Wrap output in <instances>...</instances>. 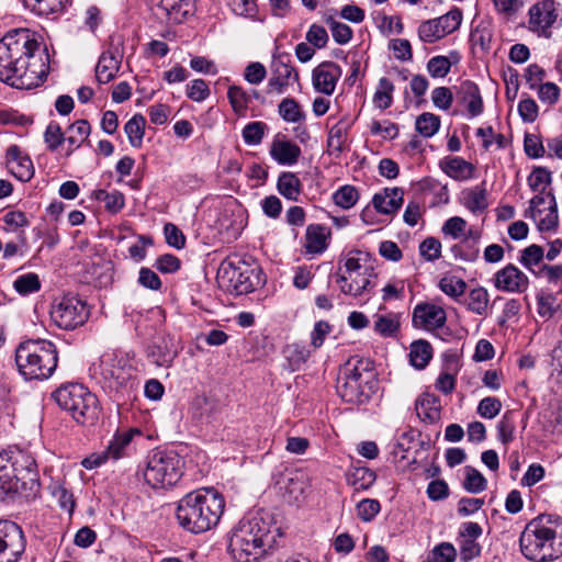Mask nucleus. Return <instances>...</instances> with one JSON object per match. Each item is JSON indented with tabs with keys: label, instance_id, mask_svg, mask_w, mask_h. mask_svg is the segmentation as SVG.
<instances>
[{
	"label": "nucleus",
	"instance_id": "obj_1",
	"mask_svg": "<svg viewBox=\"0 0 562 562\" xmlns=\"http://www.w3.org/2000/svg\"><path fill=\"white\" fill-rule=\"evenodd\" d=\"M48 71V54L29 29L11 30L0 40L1 81L16 89H32Z\"/></svg>",
	"mask_w": 562,
	"mask_h": 562
},
{
	"label": "nucleus",
	"instance_id": "obj_2",
	"mask_svg": "<svg viewBox=\"0 0 562 562\" xmlns=\"http://www.w3.org/2000/svg\"><path fill=\"white\" fill-rule=\"evenodd\" d=\"M279 530L269 512L246 516L232 531L228 551L237 562H259L281 536Z\"/></svg>",
	"mask_w": 562,
	"mask_h": 562
},
{
	"label": "nucleus",
	"instance_id": "obj_3",
	"mask_svg": "<svg viewBox=\"0 0 562 562\" xmlns=\"http://www.w3.org/2000/svg\"><path fill=\"white\" fill-rule=\"evenodd\" d=\"M224 508L223 495L214 488L204 487L190 492L179 499L176 517L184 530L198 535L214 528Z\"/></svg>",
	"mask_w": 562,
	"mask_h": 562
},
{
	"label": "nucleus",
	"instance_id": "obj_4",
	"mask_svg": "<svg viewBox=\"0 0 562 562\" xmlns=\"http://www.w3.org/2000/svg\"><path fill=\"white\" fill-rule=\"evenodd\" d=\"M40 491L36 462L32 456L9 449L0 452V498H34Z\"/></svg>",
	"mask_w": 562,
	"mask_h": 562
},
{
	"label": "nucleus",
	"instance_id": "obj_5",
	"mask_svg": "<svg viewBox=\"0 0 562 562\" xmlns=\"http://www.w3.org/2000/svg\"><path fill=\"white\" fill-rule=\"evenodd\" d=\"M522 555L530 561L548 562L562 557V518L540 515L530 520L519 538Z\"/></svg>",
	"mask_w": 562,
	"mask_h": 562
},
{
	"label": "nucleus",
	"instance_id": "obj_6",
	"mask_svg": "<svg viewBox=\"0 0 562 562\" xmlns=\"http://www.w3.org/2000/svg\"><path fill=\"white\" fill-rule=\"evenodd\" d=\"M56 346L45 339L22 341L15 350V363L25 380L48 379L57 368Z\"/></svg>",
	"mask_w": 562,
	"mask_h": 562
},
{
	"label": "nucleus",
	"instance_id": "obj_7",
	"mask_svg": "<svg viewBox=\"0 0 562 562\" xmlns=\"http://www.w3.org/2000/svg\"><path fill=\"white\" fill-rule=\"evenodd\" d=\"M376 384L372 362L366 358L351 357L344 366L337 392L347 403L363 404L371 398Z\"/></svg>",
	"mask_w": 562,
	"mask_h": 562
},
{
	"label": "nucleus",
	"instance_id": "obj_8",
	"mask_svg": "<svg viewBox=\"0 0 562 562\" xmlns=\"http://www.w3.org/2000/svg\"><path fill=\"white\" fill-rule=\"evenodd\" d=\"M147 485L153 488L175 486L183 474V461L175 451L154 450L140 468Z\"/></svg>",
	"mask_w": 562,
	"mask_h": 562
},
{
	"label": "nucleus",
	"instance_id": "obj_9",
	"mask_svg": "<svg viewBox=\"0 0 562 562\" xmlns=\"http://www.w3.org/2000/svg\"><path fill=\"white\" fill-rule=\"evenodd\" d=\"M53 397L58 406L68 412L80 425H92L98 419V400L82 384L61 385L53 393Z\"/></svg>",
	"mask_w": 562,
	"mask_h": 562
},
{
	"label": "nucleus",
	"instance_id": "obj_10",
	"mask_svg": "<svg viewBox=\"0 0 562 562\" xmlns=\"http://www.w3.org/2000/svg\"><path fill=\"white\" fill-rule=\"evenodd\" d=\"M217 279L237 295L250 293L260 284L259 271L238 257L226 258L221 263Z\"/></svg>",
	"mask_w": 562,
	"mask_h": 562
},
{
	"label": "nucleus",
	"instance_id": "obj_11",
	"mask_svg": "<svg viewBox=\"0 0 562 562\" xmlns=\"http://www.w3.org/2000/svg\"><path fill=\"white\" fill-rule=\"evenodd\" d=\"M100 373L113 390L132 387L135 368L126 355L105 353L100 359Z\"/></svg>",
	"mask_w": 562,
	"mask_h": 562
},
{
	"label": "nucleus",
	"instance_id": "obj_12",
	"mask_svg": "<svg viewBox=\"0 0 562 562\" xmlns=\"http://www.w3.org/2000/svg\"><path fill=\"white\" fill-rule=\"evenodd\" d=\"M88 317L87 304L74 295L60 297L50 310V318L54 324L65 330H72L82 326Z\"/></svg>",
	"mask_w": 562,
	"mask_h": 562
},
{
	"label": "nucleus",
	"instance_id": "obj_13",
	"mask_svg": "<svg viewBox=\"0 0 562 562\" xmlns=\"http://www.w3.org/2000/svg\"><path fill=\"white\" fill-rule=\"evenodd\" d=\"M529 212L540 232L555 231L559 224L558 204L554 194L549 191L536 194L529 203Z\"/></svg>",
	"mask_w": 562,
	"mask_h": 562
},
{
	"label": "nucleus",
	"instance_id": "obj_14",
	"mask_svg": "<svg viewBox=\"0 0 562 562\" xmlns=\"http://www.w3.org/2000/svg\"><path fill=\"white\" fill-rule=\"evenodd\" d=\"M24 550L21 527L10 520H0V562H18Z\"/></svg>",
	"mask_w": 562,
	"mask_h": 562
},
{
	"label": "nucleus",
	"instance_id": "obj_15",
	"mask_svg": "<svg viewBox=\"0 0 562 562\" xmlns=\"http://www.w3.org/2000/svg\"><path fill=\"white\" fill-rule=\"evenodd\" d=\"M289 54L273 56L271 63V77L268 81V89L271 93L282 94L293 82L299 81V74L291 66Z\"/></svg>",
	"mask_w": 562,
	"mask_h": 562
},
{
	"label": "nucleus",
	"instance_id": "obj_16",
	"mask_svg": "<svg viewBox=\"0 0 562 562\" xmlns=\"http://www.w3.org/2000/svg\"><path fill=\"white\" fill-rule=\"evenodd\" d=\"M447 321L446 311L432 303H418L412 315V323L415 328L435 330L441 328Z\"/></svg>",
	"mask_w": 562,
	"mask_h": 562
},
{
	"label": "nucleus",
	"instance_id": "obj_17",
	"mask_svg": "<svg viewBox=\"0 0 562 562\" xmlns=\"http://www.w3.org/2000/svg\"><path fill=\"white\" fill-rule=\"evenodd\" d=\"M558 16L557 3L553 0H543L529 9V27L532 32L547 35Z\"/></svg>",
	"mask_w": 562,
	"mask_h": 562
},
{
	"label": "nucleus",
	"instance_id": "obj_18",
	"mask_svg": "<svg viewBox=\"0 0 562 562\" xmlns=\"http://www.w3.org/2000/svg\"><path fill=\"white\" fill-rule=\"evenodd\" d=\"M495 288L508 293H522L528 289V277L515 265L508 263L495 273Z\"/></svg>",
	"mask_w": 562,
	"mask_h": 562
},
{
	"label": "nucleus",
	"instance_id": "obj_19",
	"mask_svg": "<svg viewBox=\"0 0 562 562\" xmlns=\"http://www.w3.org/2000/svg\"><path fill=\"white\" fill-rule=\"evenodd\" d=\"M269 154L281 166H293L299 161L301 148L280 133L274 135Z\"/></svg>",
	"mask_w": 562,
	"mask_h": 562
},
{
	"label": "nucleus",
	"instance_id": "obj_20",
	"mask_svg": "<svg viewBox=\"0 0 562 562\" xmlns=\"http://www.w3.org/2000/svg\"><path fill=\"white\" fill-rule=\"evenodd\" d=\"M341 76L340 67L334 61H324L313 70L314 88L324 94L330 95Z\"/></svg>",
	"mask_w": 562,
	"mask_h": 562
},
{
	"label": "nucleus",
	"instance_id": "obj_21",
	"mask_svg": "<svg viewBox=\"0 0 562 562\" xmlns=\"http://www.w3.org/2000/svg\"><path fill=\"white\" fill-rule=\"evenodd\" d=\"M7 165L10 172L20 181H29L34 175L31 158L27 155H23L16 145H12L7 149Z\"/></svg>",
	"mask_w": 562,
	"mask_h": 562
},
{
	"label": "nucleus",
	"instance_id": "obj_22",
	"mask_svg": "<svg viewBox=\"0 0 562 562\" xmlns=\"http://www.w3.org/2000/svg\"><path fill=\"white\" fill-rule=\"evenodd\" d=\"M194 4L191 0H159L156 13L160 18L173 23H182L193 13Z\"/></svg>",
	"mask_w": 562,
	"mask_h": 562
},
{
	"label": "nucleus",
	"instance_id": "obj_23",
	"mask_svg": "<svg viewBox=\"0 0 562 562\" xmlns=\"http://www.w3.org/2000/svg\"><path fill=\"white\" fill-rule=\"evenodd\" d=\"M458 99L467 104L468 112L471 117L482 114L484 105L479 86L471 81L464 80L457 87Z\"/></svg>",
	"mask_w": 562,
	"mask_h": 562
},
{
	"label": "nucleus",
	"instance_id": "obj_24",
	"mask_svg": "<svg viewBox=\"0 0 562 562\" xmlns=\"http://www.w3.org/2000/svg\"><path fill=\"white\" fill-rule=\"evenodd\" d=\"M415 411L423 423L436 424L441 417L440 398L435 394L423 393L415 401Z\"/></svg>",
	"mask_w": 562,
	"mask_h": 562
},
{
	"label": "nucleus",
	"instance_id": "obj_25",
	"mask_svg": "<svg viewBox=\"0 0 562 562\" xmlns=\"http://www.w3.org/2000/svg\"><path fill=\"white\" fill-rule=\"evenodd\" d=\"M373 277L372 270L370 268H364L363 272L353 274L350 277L349 281L337 283L344 294L358 299L371 292L374 286V284H372Z\"/></svg>",
	"mask_w": 562,
	"mask_h": 562
},
{
	"label": "nucleus",
	"instance_id": "obj_26",
	"mask_svg": "<svg viewBox=\"0 0 562 562\" xmlns=\"http://www.w3.org/2000/svg\"><path fill=\"white\" fill-rule=\"evenodd\" d=\"M404 192L400 188L384 189L372 199L374 209L382 214H394L403 204Z\"/></svg>",
	"mask_w": 562,
	"mask_h": 562
},
{
	"label": "nucleus",
	"instance_id": "obj_27",
	"mask_svg": "<svg viewBox=\"0 0 562 562\" xmlns=\"http://www.w3.org/2000/svg\"><path fill=\"white\" fill-rule=\"evenodd\" d=\"M441 170L457 181H465L473 178L474 166L462 157H446L440 161Z\"/></svg>",
	"mask_w": 562,
	"mask_h": 562
},
{
	"label": "nucleus",
	"instance_id": "obj_28",
	"mask_svg": "<svg viewBox=\"0 0 562 562\" xmlns=\"http://www.w3.org/2000/svg\"><path fill=\"white\" fill-rule=\"evenodd\" d=\"M352 125L353 120L346 114L330 127L328 132L327 146L331 151L342 153L346 149L348 133Z\"/></svg>",
	"mask_w": 562,
	"mask_h": 562
},
{
	"label": "nucleus",
	"instance_id": "obj_29",
	"mask_svg": "<svg viewBox=\"0 0 562 562\" xmlns=\"http://www.w3.org/2000/svg\"><path fill=\"white\" fill-rule=\"evenodd\" d=\"M121 59L112 50L102 53L95 67V78L99 83L113 80L120 69Z\"/></svg>",
	"mask_w": 562,
	"mask_h": 562
},
{
	"label": "nucleus",
	"instance_id": "obj_30",
	"mask_svg": "<svg viewBox=\"0 0 562 562\" xmlns=\"http://www.w3.org/2000/svg\"><path fill=\"white\" fill-rule=\"evenodd\" d=\"M461 202L471 213L481 214L488 206L487 191L483 184L465 189L461 192Z\"/></svg>",
	"mask_w": 562,
	"mask_h": 562
},
{
	"label": "nucleus",
	"instance_id": "obj_31",
	"mask_svg": "<svg viewBox=\"0 0 562 562\" xmlns=\"http://www.w3.org/2000/svg\"><path fill=\"white\" fill-rule=\"evenodd\" d=\"M328 232L321 224H311L305 233V249L307 254H322L327 248Z\"/></svg>",
	"mask_w": 562,
	"mask_h": 562
},
{
	"label": "nucleus",
	"instance_id": "obj_32",
	"mask_svg": "<svg viewBox=\"0 0 562 562\" xmlns=\"http://www.w3.org/2000/svg\"><path fill=\"white\" fill-rule=\"evenodd\" d=\"M135 434H139V431L136 429H130L114 435L105 449L110 460L116 461L128 454L127 451Z\"/></svg>",
	"mask_w": 562,
	"mask_h": 562
},
{
	"label": "nucleus",
	"instance_id": "obj_33",
	"mask_svg": "<svg viewBox=\"0 0 562 562\" xmlns=\"http://www.w3.org/2000/svg\"><path fill=\"white\" fill-rule=\"evenodd\" d=\"M277 188L279 193L290 201H297L302 192L301 180L295 173L290 171H283L280 173Z\"/></svg>",
	"mask_w": 562,
	"mask_h": 562
},
{
	"label": "nucleus",
	"instance_id": "obj_34",
	"mask_svg": "<svg viewBox=\"0 0 562 562\" xmlns=\"http://www.w3.org/2000/svg\"><path fill=\"white\" fill-rule=\"evenodd\" d=\"M90 132L91 127L87 120H78L72 123L67 130L68 136L65 137V142L68 144L67 155L79 148L88 139Z\"/></svg>",
	"mask_w": 562,
	"mask_h": 562
},
{
	"label": "nucleus",
	"instance_id": "obj_35",
	"mask_svg": "<svg viewBox=\"0 0 562 562\" xmlns=\"http://www.w3.org/2000/svg\"><path fill=\"white\" fill-rule=\"evenodd\" d=\"M23 5L37 15H49L64 10L68 0H20Z\"/></svg>",
	"mask_w": 562,
	"mask_h": 562
},
{
	"label": "nucleus",
	"instance_id": "obj_36",
	"mask_svg": "<svg viewBox=\"0 0 562 562\" xmlns=\"http://www.w3.org/2000/svg\"><path fill=\"white\" fill-rule=\"evenodd\" d=\"M23 5L37 15H49L64 10L68 0H20Z\"/></svg>",
	"mask_w": 562,
	"mask_h": 562
},
{
	"label": "nucleus",
	"instance_id": "obj_37",
	"mask_svg": "<svg viewBox=\"0 0 562 562\" xmlns=\"http://www.w3.org/2000/svg\"><path fill=\"white\" fill-rule=\"evenodd\" d=\"M145 126L146 120L142 114L133 115L124 125V131L132 147L139 148L142 146L145 135Z\"/></svg>",
	"mask_w": 562,
	"mask_h": 562
},
{
	"label": "nucleus",
	"instance_id": "obj_38",
	"mask_svg": "<svg viewBox=\"0 0 562 562\" xmlns=\"http://www.w3.org/2000/svg\"><path fill=\"white\" fill-rule=\"evenodd\" d=\"M432 357L431 345L426 340H416L412 342L409 350V360L412 366L417 369H424Z\"/></svg>",
	"mask_w": 562,
	"mask_h": 562
},
{
	"label": "nucleus",
	"instance_id": "obj_39",
	"mask_svg": "<svg viewBox=\"0 0 562 562\" xmlns=\"http://www.w3.org/2000/svg\"><path fill=\"white\" fill-rule=\"evenodd\" d=\"M278 113L288 123H302L306 119V114L293 98H284L279 103Z\"/></svg>",
	"mask_w": 562,
	"mask_h": 562
},
{
	"label": "nucleus",
	"instance_id": "obj_40",
	"mask_svg": "<svg viewBox=\"0 0 562 562\" xmlns=\"http://www.w3.org/2000/svg\"><path fill=\"white\" fill-rule=\"evenodd\" d=\"M177 348L170 347L166 338L160 344H155L149 351L153 362L159 367H169L177 356Z\"/></svg>",
	"mask_w": 562,
	"mask_h": 562
},
{
	"label": "nucleus",
	"instance_id": "obj_41",
	"mask_svg": "<svg viewBox=\"0 0 562 562\" xmlns=\"http://www.w3.org/2000/svg\"><path fill=\"white\" fill-rule=\"evenodd\" d=\"M283 352L291 371L300 370L311 356L310 350L300 344L288 345Z\"/></svg>",
	"mask_w": 562,
	"mask_h": 562
},
{
	"label": "nucleus",
	"instance_id": "obj_42",
	"mask_svg": "<svg viewBox=\"0 0 562 562\" xmlns=\"http://www.w3.org/2000/svg\"><path fill=\"white\" fill-rule=\"evenodd\" d=\"M227 98L232 105L233 111L243 116L248 110L251 97L239 86H231L227 91Z\"/></svg>",
	"mask_w": 562,
	"mask_h": 562
},
{
	"label": "nucleus",
	"instance_id": "obj_43",
	"mask_svg": "<svg viewBox=\"0 0 562 562\" xmlns=\"http://www.w3.org/2000/svg\"><path fill=\"white\" fill-rule=\"evenodd\" d=\"M400 330V316L397 314L378 315L374 322V331L383 337H394Z\"/></svg>",
	"mask_w": 562,
	"mask_h": 562
},
{
	"label": "nucleus",
	"instance_id": "obj_44",
	"mask_svg": "<svg viewBox=\"0 0 562 562\" xmlns=\"http://www.w3.org/2000/svg\"><path fill=\"white\" fill-rule=\"evenodd\" d=\"M415 128L422 136L431 137L440 128V117L429 112L422 113L416 119Z\"/></svg>",
	"mask_w": 562,
	"mask_h": 562
},
{
	"label": "nucleus",
	"instance_id": "obj_45",
	"mask_svg": "<svg viewBox=\"0 0 562 562\" xmlns=\"http://www.w3.org/2000/svg\"><path fill=\"white\" fill-rule=\"evenodd\" d=\"M394 85L385 77L379 80V87L373 95V103L376 108L385 110L391 106L393 102L392 93Z\"/></svg>",
	"mask_w": 562,
	"mask_h": 562
},
{
	"label": "nucleus",
	"instance_id": "obj_46",
	"mask_svg": "<svg viewBox=\"0 0 562 562\" xmlns=\"http://www.w3.org/2000/svg\"><path fill=\"white\" fill-rule=\"evenodd\" d=\"M464 472L465 477L463 482V487L465 491L473 494H477L486 488L487 481L480 471H477L475 468L468 465L464 468Z\"/></svg>",
	"mask_w": 562,
	"mask_h": 562
},
{
	"label": "nucleus",
	"instance_id": "obj_47",
	"mask_svg": "<svg viewBox=\"0 0 562 562\" xmlns=\"http://www.w3.org/2000/svg\"><path fill=\"white\" fill-rule=\"evenodd\" d=\"M468 308L477 314H486L488 307V293L484 288L472 289L468 296Z\"/></svg>",
	"mask_w": 562,
	"mask_h": 562
},
{
	"label": "nucleus",
	"instance_id": "obj_48",
	"mask_svg": "<svg viewBox=\"0 0 562 562\" xmlns=\"http://www.w3.org/2000/svg\"><path fill=\"white\" fill-rule=\"evenodd\" d=\"M95 199L104 202V207L111 213L120 212L125 205L124 195L117 190H99L95 192Z\"/></svg>",
	"mask_w": 562,
	"mask_h": 562
},
{
	"label": "nucleus",
	"instance_id": "obj_49",
	"mask_svg": "<svg viewBox=\"0 0 562 562\" xmlns=\"http://www.w3.org/2000/svg\"><path fill=\"white\" fill-rule=\"evenodd\" d=\"M267 130V124L261 121L250 122L246 124L241 132L245 144L249 146L259 145L262 142V138Z\"/></svg>",
	"mask_w": 562,
	"mask_h": 562
},
{
	"label": "nucleus",
	"instance_id": "obj_50",
	"mask_svg": "<svg viewBox=\"0 0 562 562\" xmlns=\"http://www.w3.org/2000/svg\"><path fill=\"white\" fill-rule=\"evenodd\" d=\"M418 37L424 43H435L445 37L436 19L427 20L418 26Z\"/></svg>",
	"mask_w": 562,
	"mask_h": 562
},
{
	"label": "nucleus",
	"instance_id": "obj_51",
	"mask_svg": "<svg viewBox=\"0 0 562 562\" xmlns=\"http://www.w3.org/2000/svg\"><path fill=\"white\" fill-rule=\"evenodd\" d=\"M14 290L21 295L35 293L41 288L38 276L30 272L19 276L13 282Z\"/></svg>",
	"mask_w": 562,
	"mask_h": 562
},
{
	"label": "nucleus",
	"instance_id": "obj_52",
	"mask_svg": "<svg viewBox=\"0 0 562 562\" xmlns=\"http://www.w3.org/2000/svg\"><path fill=\"white\" fill-rule=\"evenodd\" d=\"M439 289L448 296L457 299L464 293L467 283L458 277L445 276L439 281Z\"/></svg>",
	"mask_w": 562,
	"mask_h": 562
},
{
	"label": "nucleus",
	"instance_id": "obj_53",
	"mask_svg": "<svg viewBox=\"0 0 562 562\" xmlns=\"http://www.w3.org/2000/svg\"><path fill=\"white\" fill-rule=\"evenodd\" d=\"M441 33L446 36L459 29L462 21V11L458 8L451 9L448 13L436 18Z\"/></svg>",
	"mask_w": 562,
	"mask_h": 562
},
{
	"label": "nucleus",
	"instance_id": "obj_54",
	"mask_svg": "<svg viewBox=\"0 0 562 562\" xmlns=\"http://www.w3.org/2000/svg\"><path fill=\"white\" fill-rule=\"evenodd\" d=\"M334 201L336 205L341 209L348 210L352 207L359 199L357 189L352 186H342L334 193Z\"/></svg>",
	"mask_w": 562,
	"mask_h": 562
},
{
	"label": "nucleus",
	"instance_id": "obj_55",
	"mask_svg": "<svg viewBox=\"0 0 562 562\" xmlns=\"http://www.w3.org/2000/svg\"><path fill=\"white\" fill-rule=\"evenodd\" d=\"M327 25L330 29L334 41L339 45L347 44L352 38V29L345 23L338 22L331 16L326 20Z\"/></svg>",
	"mask_w": 562,
	"mask_h": 562
},
{
	"label": "nucleus",
	"instance_id": "obj_56",
	"mask_svg": "<svg viewBox=\"0 0 562 562\" xmlns=\"http://www.w3.org/2000/svg\"><path fill=\"white\" fill-rule=\"evenodd\" d=\"M459 555L461 562H470L481 553V546L476 539L458 537Z\"/></svg>",
	"mask_w": 562,
	"mask_h": 562
},
{
	"label": "nucleus",
	"instance_id": "obj_57",
	"mask_svg": "<svg viewBox=\"0 0 562 562\" xmlns=\"http://www.w3.org/2000/svg\"><path fill=\"white\" fill-rule=\"evenodd\" d=\"M456 558L457 550L450 542H441L435 546L429 555L431 562H454Z\"/></svg>",
	"mask_w": 562,
	"mask_h": 562
},
{
	"label": "nucleus",
	"instance_id": "obj_58",
	"mask_svg": "<svg viewBox=\"0 0 562 562\" xmlns=\"http://www.w3.org/2000/svg\"><path fill=\"white\" fill-rule=\"evenodd\" d=\"M375 479V473L368 468H356L351 474V483L356 490H368Z\"/></svg>",
	"mask_w": 562,
	"mask_h": 562
},
{
	"label": "nucleus",
	"instance_id": "obj_59",
	"mask_svg": "<svg viewBox=\"0 0 562 562\" xmlns=\"http://www.w3.org/2000/svg\"><path fill=\"white\" fill-rule=\"evenodd\" d=\"M451 68V63L446 56L431 57L427 63V70L432 78L446 77Z\"/></svg>",
	"mask_w": 562,
	"mask_h": 562
},
{
	"label": "nucleus",
	"instance_id": "obj_60",
	"mask_svg": "<svg viewBox=\"0 0 562 562\" xmlns=\"http://www.w3.org/2000/svg\"><path fill=\"white\" fill-rule=\"evenodd\" d=\"M379 501L364 498L357 504V516L363 521H371L380 512Z\"/></svg>",
	"mask_w": 562,
	"mask_h": 562
},
{
	"label": "nucleus",
	"instance_id": "obj_61",
	"mask_svg": "<svg viewBox=\"0 0 562 562\" xmlns=\"http://www.w3.org/2000/svg\"><path fill=\"white\" fill-rule=\"evenodd\" d=\"M467 225L468 224L464 218L460 216H452L445 222L441 232L446 236L458 239L464 235Z\"/></svg>",
	"mask_w": 562,
	"mask_h": 562
},
{
	"label": "nucleus",
	"instance_id": "obj_62",
	"mask_svg": "<svg viewBox=\"0 0 562 562\" xmlns=\"http://www.w3.org/2000/svg\"><path fill=\"white\" fill-rule=\"evenodd\" d=\"M210 95V89L203 79H194L187 85V97L195 102H203Z\"/></svg>",
	"mask_w": 562,
	"mask_h": 562
},
{
	"label": "nucleus",
	"instance_id": "obj_63",
	"mask_svg": "<svg viewBox=\"0 0 562 562\" xmlns=\"http://www.w3.org/2000/svg\"><path fill=\"white\" fill-rule=\"evenodd\" d=\"M524 149L528 157L540 158L544 155V146L537 134L527 133L524 138Z\"/></svg>",
	"mask_w": 562,
	"mask_h": 562
},
{
	"label": "nucleus",
	"instance_id": "obj_64",
	"mask_svg": "<svg viewBox=\"0 0 562 562\" xmlns=\"http://www.w3.org/2000/svg\"><path fill=\"white\" fill-rule=\"evenodd\" d=\"M502 402L497 397L487 396L480 401L477 413L487 419H492L499 414Z\"/></svg>",
	"mask_w": 562,
	"mask_h": 562
}]
</instances>
